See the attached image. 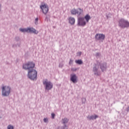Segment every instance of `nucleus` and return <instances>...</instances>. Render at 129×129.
<instances>
[{
    "label": "nucleus",
    "instance_id": "nucleus-1",
    "mask_svg": "<svg viewBox=\"0 0 129 129\" xmlns=\"http://www.w3.org/2000/svg\"><path fill=\"white\" fill-rule=\"evenodd\" d=\"M22 68L24 70H28L27 77L30 80H33V61H29L23 63Z\"/></svg>",
    "mask_w": 129,
    "mask_h": 129
},
{
    "label": "nucleus",
    "instance_id": "nucleus-2",
    "mask_svg": "<svg viewBox=\"0 0 129 129\" xmlns=\"http://www.w3.org/2000/svg\"><path fill=\"white\" fill-rule=\"evenodd\" d=\"M11 87L3 86L2 88V95L5 97H8L11 94Z\"/></svg>",
    "mask_w": 129,
    "mask_h": 129
},
{
    "label": "nucleus",
    "instance_id": "nucleus-3",
    "mask_svg": "<svg viewBox=\"0 0 129 129\" xmlns=\"http://www.w3.org/2000/svg\"><path fill=\"white\" fill-rule=\"evenodd\" d=\"M119 26L121 28L129 27V22L127 21V20H125L124 19H120L119 21Z\"/></svg>",
    "mask_w": 129,
    "mask_h": 129
},
{
    "label": "nucleus",
    "instance_id": "nucleus-4",
    "mask_svg": "<svg viewBox=\"0 0 129 129\" xmlns=\"http://www.w3.org/2000/svg\"><path fill=\"white\" fill-rule=\"evenodd\" d=\"M71 14L73 15H77L80 16L82 13H83V9H81V8H78V9H72V10L71 11Z\"/></svg>",
    "mask_w": 129,
    "mask_h": 129
},
{
    "label": "nucleus",
    "instance_id": "nucleus-5",
    "mask_svg": "<svg viewBox=\"0 0 129 129\" xmlns=\"http://www.w3.org/2000/svg\"><path fill=\"white\" fill-rule=\"evenodd\" d=\"M43 84L45 85L46 90H50L53 88V84L48 80L43 81Z\"/></svg>",
    "mask_w": 129,
    "mask_h": 129
},
{
    "label": "nucleus",
    "instance_id": "nucleus-6",
    "mask_svg": "<svg viewBox=\"0 0 129 129\" xmlns=\"http://www.w3.org/2000/svg\"><path fill=\"white\" fill-rule=\"evenodd\" d=\"M40 9H41L44 14H47L49 11V7L47 4L42 3L40 5Z\"/></svg>",
    "mask_w": 129,
    "mask_h": 129
},
{
    "label": "nucleus",
    "instance_id": "nucleus-7",
    "mask_svg": "<svg viewBox=\"0 0 129 129\" xmlns=\"http://www.w3.org/2000/svg\"><path fill=\"white\" fill-rule=\"evenodd\" d=\"M105 38V35L101 33H97L95 35V39L96 40H100L101 41L103 42Z\"/></svg>",
    "mask_w": 129,
    "mask_h": 129
},
{
    "label": "nucleus",
    "instance_id": "nucleus-8",
    "mask_svg": "<svg viewBox=\"0 0 129 129\" xmlns=\"http://www.w3.org/2000/svg\"><path fill=\"white\" fill-rule=\"evenodd\" d=\"M19 31L22 33H32L33 32V28H20Z\"/></svg>",
    "mask_w": 129,
    "mask_h": 129
},
{
    "label": "nucleus",
    "instance_id": "nucleus-9",
    "mask_svg": "<svg viewBox=\"0 0 129 129\" xmlns=\"http://www.w3.org/2000/svg\"><path fill=\"white\" fill-rule=\"evenodd\" d=\"M86 24V22L85 21V18L83 17H80L78 19V25L80 26H85Z\"/></svg>",
    "mask_w": 129,
    "mask_h": 129
},
{
    "label": "nucleus",
    "instance_id": "nucleus-10",
    "mask_svg": "<svg viewBox=\"0 0 129 129\" xmlns=\"http://www.w3.org/2000/svg\"><path fill=\"white\" fill-rule=\"evenodd\" d=\"M71 80L73 83H77V76L76 75H71Z\"/></svg>",
    "mask_w": 129,
    "mask_h": 129
},
{
    "label": "nucleus",
    "instance_id": "nucleus-11",
    "mask_svg": "<svg viewBox=\"0 0 129 129\" xmlns=\"http://www.w3.org/2000/svg\"><path fill=\"white\" fill-rule=\"evenodd\" d=\"M69 20L70 23L72 25H73L75 23V19L73 17H70Z\"/></svg>",
    "mask_w": 129,
    "mask_h": 129
},
{
    "label": "nucleus",
    "instance_id": "nucleus-12",
    "mask_svg": "<svg viewBox=\"0 0 129 129\" xmlns=\"http://www.w3.org/2000/svg\"><path fill=\"white\" fill-rule=\"evenodd\" d=\"M37 79V72L35 70H33V81Z\"/></svg>",
    "mask_w": 129,
    "mask_h": 129
},
{
    "label": "nucleus",
    "instance_id": "nucleus-13",
    "mask_svg": "<svg viewBox=\"0 0 129 129\" xmlns=\"http://www.w3.org/2000/svg\"><path fill=\"white\" fill-rule=\"evenodd\" d=\"M98 115H94V116L93 115H92V116H90L88 117V119H89V120H93L94 119H96V118H98Z\"/></svg>",
    "mask_w": 129,
    "mask_h": 129
},
{
    "label": "nucleus",
    "instance_id": "nucleus-14",
    "mask_svg": "<svg viewBox=\"0 0 129 129\" xmlns=\"http://www.w3.org/2000/svg\"><path fill=\"white\" fill-rule=\"evenodd\" d=\"M85 19L86 20L87 22H89V20L91 19V16L89 14H87L84 17Z\"/></svg>",
    "mask_w": 129,
    "mask_h": 129
},
{
    "label": "nucleus",
    "instance_id": "nucleus-15",
    "mask_svg": "<svg viewBox=\"0 0 129 129\" xmlns=\"http://www.w3.org/2000/svg\"><path fill=\"white\" fill-rule=\"evenodd\" d=\"M106 69V63H104V64H101V69L102 71V72H103L104 71H105Z\"/></svg>",
    "mask_w": 129,
    "mask_h": 129
},
{
    "label": "nucleus",
    "instance_id": "nucleus-16",
    "mask_svg": "<svg viewBox=\"0 0 129 129\" xmlns=\"http://www.w3.org/2000/svg\"><path fill=\"white\" fill-rule=\"evenodd\" d=\"M75 61L76 63H78L79 64H82V63H83L82 60H81V59H78V60H76Z\"/></svg>",
    "mask_w": 129,
    "mask_h": 129
},
{
    "label": "nucleus",
    "instance_id": "nucleus-17",
    "mask_svg": "<svg viewBox=\"0 0 129 129\" xmlns=\"http://www.w3.org/2000/svg\"><path fill=\"white\" fill-rule=\"evenodd\" d=\"M20 46H21V43H18L16 44H13L12 47L13 48H15V47H20Z\"/></svg>",
    "mask_w": 129,
    "mask_h": 129
},
{
    "label": "nucleus",
    "instance_id": "nucleus-18",
    "mask_svg": "<svg viewBox=\"0 0 129 129\" xmlns=\"http://www.w3.org/2000/svg\"><path fill=\"white\" fill-rule=\"evenodd\" d=\"M20 39V37L19 36H16L15 37V41L16 42H19Z\"/></svg>",
    "mask_w": 129,
    "mask_h": 129
},
{
    "label": "nucleus",
    "instance_id": "nucleus-19",
    "mask_svg": "<svg viewBox=\"0 0 129 129\" xmlns=\"http://www.w3.org/2000/svg\"><path fill=\"white\" fill-rule=\"evenodd\" d=\"M7 129H14V126L10 124L7 126Z\"/></svg>",
    "mask_w": 129,
    "mask_h": 129
},
{
    "label": "nucleus",
    "instance_id": "nucleus-20",
    "mask_svg": "<svg viewBox=\"0 0 129 129\" xmlns=\"http://www.w3.org/2000/svg\"><path fill=\"white\" fill-rule=\"evenodd\" d=\"M62 122L63 123H67L68 122V119L67 118H64V119H62Z\"/></svg>",
    "mask_w": 129,
    "mask_h": 129
},
{
    "label": "nucleus",
    "instance_id": "nucleus-21",
    "mask_svg": "<svg viewBox=\"0 0 129 129\" xmlns=\"http://www.w3.org/2000/svg\"><path fill=\"white\" fill-rule=\"evenodd\" d=\"M39 20V18L38 17H37L35 20V24H38V21Z\"/></svg>",
    "mask_w": 129,
    "mask_h": 129
},
{
    "label": "nucleus",
    "instance_id": "nucleus-22",
    "mask_svg": "<svg viewBox=\"0 0 129 129\" xmlns=\"http://www.w3.org/2000/svg\"><path fill=\"white\" fill-rule=\"evenodd\" d=\"M33 33H35V34H37L38 33V31H37V30H36V29H34L33 28Z\"/></svg>",
    "mask_w": 129,
    "mask_h": 129
},
{
    "label": "nucleus",
    "instance_id": "nucleus-23",
    "mask_svg": "<svg viewBox=\"0 0 129 129\" xmlns=\"http://www.w3.org/2000/svg\"><path fill=\"white\" fill-rule=\"evenodd\" d=\"M48 118H44V122H48Z\"/></svg>",
    "mask_w": 129,
    "mask_h": 129
},
{
    "label": "nucleus",
    "instance_id": "nucleus-24",
    "mask_svg": "<svg viewBox=\"0 0 129 129\" xmlns=\"http://www.w3.org/2000/svg\"><path fill=\"white\" fill-rule=\"evenodd\" d=\"M51 116H52V117L53 118H54V117H55V114H54V113H51Z\"/></svg>",
    "mask_w": 129,
    "mask_h": 129
},
{
    "label": "nucleus",
    "instance_id": "nucleus-25",
    "mask_svg": "<svg viewBox=\"0 0 129 129\" xmlns=\"http://www.w3.org/2000/svg\"><path fill=\"white\" fill-rule=\"evenodd\" d=\"M73 60L72 59H70L69 63L70 64H71L72 63H73Z\"/></svg>",
    "mask_w": 129,
    "mask_h": 129
},
{
    "label": "nucleus",
    "instance_id": "nucleus-26",
    "mask_svg": "<svg viewBox=\"0 0 129 129\" xmlns=\"http://www.w3.org/2000/svg\"><path fill=\"white\" fill-rule=\"evenodd\" d=\"M93 71L94 72H96L97 71V69H96V68H94Z\"/></svg>",
    "mask_w": 129,
    "mask_h": 129
},
{
    "label": "nucleus",
    "instance_id": "nucleus-27",
    "mask_svg": "<svg viewBox=\"0 0 129 129\" xmlns=\"http://www.w3.org/2000/svg\"><path fill=\"white\" fill-rule=\"evenodd\" d=\"M1 9H2V4H0V12L1 11Z\"/></svg>",
    "mask_w": 129,
    "mask_h": 129
},
{
    "label": "nucleus",
    "instance_id": "nucleus-28",
    "mask_svg": "<svg viewBox=\"0 0 129 129\" xmlns=\"http://www.w3.org/2000/svg\"><path fill=\"white\" fill-rule=\"evenodd\" d=\"M126 111H129V106L127 107V109H126Z\"/></svg>",
    "mask_w": 129,
    "mask_h": 129
},
{
    "label": "nucleus",
    "instance_id": "nucleus-29",
    "mask_svg": "<svg viewBox=\"0 0 129 129\" xmlns=\"http://www.w3.org/2000/svg\"><path fill=\"white\" fill-rule=\"evenodd\" d=\"M78 53H79V54L80 55H81V52H79Z\"/></svg>",
    "mask_w": 129,
    "mask_h": 129
},
{
    "label": "nucleus",
    "instance_id": "nucleus-30",
    "mask_svg": "<svg viewBox=\"0 0 129 129\" xmlns=\"http://www.w3.org/2000/svg\"><path fill=\"white\" fill-rule=\"evenodd\" d=\"M35 67V63H33V68Z\"/></svg>",
    "mask_w": 129,
    "mask_h": 129
}]
</instances>
